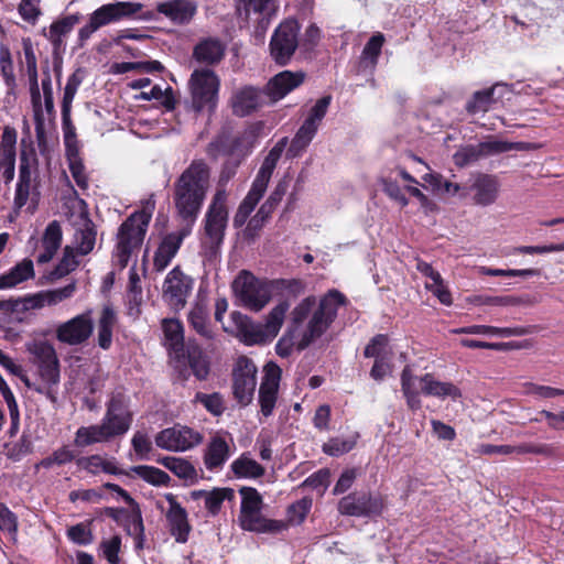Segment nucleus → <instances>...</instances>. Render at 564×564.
<instances>
[{"label": "nucleus", "mask_w": 564, "mask_h": 564, "mask_svg": "<svg viewBox=\"0 0 564 564\" xmlns=\"http://www.w3.org/2000/svg\"><path fill=\"white\" fill-rule=\"evenodd\" d=\"M346 297L337 290L328 291L318 302L315 296L303 299L291 312L290 326L297 333V350H304L321 338L335 321Z\"/></svg>", "instance_id": "1"}, {"label": "nucleus", "mask_w": 564, "mask_h": 564, "mask_svg": "<svg viewBox=\"0 0 564 564\" xmlns=\"http://www.w3.org/2000/svg\"><path fill=\"white\" fill-rule=\"evenodd\" d=\"M155 208L153 195L144 200L140 210L132 213L119 227L112 253L115 265L124 269L133 253L141 248Z\"/></svg>", "instance_id": "2"}, {"label": "nucleus", "mask_w": 564, "mask_h": 564, "mask_svg": "<svg viewBox=\"0 0 564 564\" xmlns=\"http://www.w3.org/2000/svg\"><path fill=\"white\" fill-rule=\"evenodd\" d=\"M227 193L218 188L204 217L200 256L204 264H214L219 256L228 224Z\"/></svg>", "instance_id": "3"}, {"label": "nucleus", "mask_w": 564, "mask_h": 564, "mask_svg": "<svg viewBox=\"0 0 564 564\" xmlns=\"http://www.w3.org/2000/svg\"><path fill=\"white\" fill-rule=\"evenodd\" d=\"M289 308L288 301L278 303L268 313L264 323L256 322L239 312H232L231 318L237 328V336L247 346L271 343L283 326Z\"/></svg>", "instance_id": "4"}, {"label": "nucleus", "mask_w": 564, "mask_h": 564, "mask_svg": "<svg viewBox=\"0 0 564 564\" xmlns=\"http://www.w3.org/2000/svg\"><path fill=\"white\" fill-rule=\"evenodd\" d=\"M208 178H178L174 186V204L180 226L193 230L205 200Z\"/></svg>", "instance_id": "5"}, {"label": "nucleus", "mask_w": 564, "mask_h": 564, "mask_svg": "<svg viewBox=\"0 0 564 564\" xmlns=\"http://www.w3.org/2000/svg\"><path fill=\"white\" fill-rule=\"evenodd\" d=\"M238 522L242 530L258 533H278L284 531L288 525L281 520L267 519L262 514V498L257 489L242 487Z\"/></svg>", "instance_id": "6"}, {"label": "nucleus", "mask_w": 564, "mask_h": 564, "mask_svg": "<svg viewBox=\"0 0 564 564\" xmlns=\"http://www.w3.org/2000/svg\"><path fill=\"white\" fill-rule=\"evenodd\" d=\"M253 134L245 132L241 135H221L208 147V154L215 159L224 158L223 176L236 173V167L252 148Z\"/></svg>", "instance_id": "7"}, {"label": "nucleus", "mask_w": 564, "mask_h": 564, "mask_svg": "<svg viewBox=\"0 0 564 564\" xmlns=\"http://www.w3.org/2000/svg\"><path fill=\"white\" fill-rule=\"evenodd\" d=\"M232 291L242 306L261 311L271 300L270 285L249 271H241L232 282Z\"/></svg>", "instance_id": "8"}, {"label": "nucleus", "mask_w": 564, "mask_h": 564, "mask_svg": "<svg viewBox=\"0 0 564 564\" xmlns=\"http://www.w3.org/2000/svg\"><path fill=\"white\" fill-rule=\"evenodd\" d=\"M189 89L192 105L196 111L204 107H214L219 89V78L208 68L195 69L191 75Z\"/></svg>", "instance_id": "9"}, {"label": "nucleus", "mask_w": 564, "mask_h": 564, "mask_svg": "<svg viewBox=\"0 0 564 564\" xmlns=\"http://www.w3.org/2000/svg\"><path fill=\"white\" fill-rule=\"evenodd\" d=\"M95 323L90 310L78 314L56 326V339L68 346H80L93 335Z\"/></svg>", "instance_id": "10"}, {"label": "nucleus", "mask_w": 564, "mask_h": 564, "mask_svg": "<svg viewBox=\"0 0 564 564\" xmlns=\"http://www.w3.org/2000/svg\"><path fill=\"white\" fill-rule=\"evenodd\" d=\"M257 367L253 361L240 356L232 370V392L237 402L241 405H248L253 398L257 386Z\"/></svg>", "instance_id": "11"}, {"label": "nucleus", "mask_w": 564, "mask_h": 564, "mask_svg": "<svg viewBox=\"0 0 564 564\" xmlns=\"http://www.w3.org/2000/svg\"><path fill=\"white\" fill-rule=\"evenodd\" d=\"M133 421V414L129 405L120 395L112 397L107 403L106 413L101 420V425L109 440L123 436Z\"/></svg>", "instance_id": "12"}, {"label": "nucleus", "mask_w": 564, "mask_h": 564, "mask_svg": "<svg viewBox=\"0 0 564 564\" xmlns=\"http://www.w3.org/2000/svg\"><path fill=\"white\" fill-rule=\"evenodd\" d=\"M297 34L295 20H286L276 28L270 42V53L278 64L285 65L291 59L300 44Z\"/></svg>", "instance_id": "13"}, {"label": "nucleus", "mask_w": 564, "mask_h": 564, "mask_svg": "<svg viewBox=\"0 0 564 564\" xmlns=\"http://www.w3.org/2000/svg\"><path fill=\"white\" fill-rule=\"evenodd\" d=\"M199 432L187 426L175 425L164 429L155 436L158 447L170 452H185L202 442Z\"/></svg>", "instance_id": "14"}, {"label": "nucleus", "mask_w": 564, "mask_h": 564, "mask_svg": "<svg viewBox=\"0 0 564 564\" xmlns=\"http://www.w3.org/2000/svg\"><path fill=\"white\" fill-rule=\"evenodd\" d=\"M382 510L381 497L366 492L349 494L338 502V511L344 516L372 517L380 514Z\"/></svg>", "instance_id": "15"}, {"label": "nucleus", "mask_w": 564, "mask_h": 564, "mask_svg": "<svg viewBox=\"0 0 564 564\" xmlns=\"http://www.w3.org/2000/svg\"><path fill=\"white\" fill-rule=\"evenodd\" d=\"M193 289V280L184 274L180 267L173 268L163 283V297L175 310L185 306Z\"/></svg>", "instance_id": "16"}, {"label": "nucleus", "mask_w": 564, "mask_h": 564, "mask_svg": "<svg viewBox=\"0 0 564 564\" xmlns=\"http://www.w3.org/2000/svg\"><path fill=\"white\" fill-rule=\"evenodd\" d=\"M193 230L189 227L178 226L177 229L166 234L160 241L153 257V268L158 272L164 271L177 254L185 238Z\"/></svg>", "instance_id": "17"}, {"label": "nucleus", "mask_w": 564, "mask_h": 564, "mask_svg": "<svg viewBox=\"0 0 564 564\" xmlns=\"http://www.w3.org/2000/svg\"><path fill=\"white\" fill-rule=\"evenodd\" d=\"M281 372V368L274 362H268L264 367V376L259 388V404L261 413L267 417L273 413L275 406Z\"/></svg>", "instance_id": "18"}, {"label": "nucleus", "mask_w": 564, "mask_h": 564, "mask_svg": "<svg viewBox=\"0 0 564 564\" xmlns=\"http://www.w3.org/2000/svg\"><path fill=\"white\" fill-rule=\"evenodd\" d=\"M165 499L169 502V509L165 517L169 523L170 532L176 542L185 543L188 540L192 527L188 522L186 510L177 502L173 494H166Z\"/></svg>", "instance_id": "19"}, {"label": "nucleus", "mask_w": 564, "mask_h": 564, "mask_svg": "<svg viewBox=\"0 0 564 564\" xmlns=\"http://www.w3.org/2000/svg\"><path fill=\"white\" fill-rule=\"evenodd\" d=\"M231 447L235 448L231 437L220 434L214 435L204 452V464L209 471H219L231 456Z\"/></svg>", "instance_id": "20"}, {"label": "nucleus", "mask_w": 564, "mask_h": 564, "mask_svg": "<svg viewBox=\"0 0 564 564\" xmlns=\"http://www.w3.org/2000/svg\"><path fill=\"white\" fill-rule=\"evenodd\" d=\"M142 9V4L134 2L107 3L96 9L90 17L100 29L107 24L118 22L123 18L131 17Z\"/></svg>", "instance_id": "21"}, {"label": "nucleus", "mask_w": 564, "mask_h": 564, "mask_svg": "<svg viewBox=\"0 0 564 564\" xmlns=\"http://www.w3.org/2000/svg\"><path fill=\"white\" fill-rule=\"evenodd\" d=\"M156 11L176 24L188 23L197 11L194 0H165L156 4Z\"/></svg>", "instance_id": "22"}, {"label": "nucleus", "mask_w": 564, "mask_h": 564, "mask_svg": "<svg viewBox=\"0 0 564 564\" xmlns=\"http://www.w3.org/2000/svg\"><path fill=\"white\" fill-rule=\"evenodd\" d=\"M305 79L303 72L283 70L270 79L267 85L268 96L276 101L299 87Z\"/></svg>", "instance_id": "23"}, {"label": "nucleus", "mask_w": 564, "mask_h": 564, "mask_svg": "<svg viewBox=\"0 0 564 564\" xmlns=\"http://www.w3.org/2000/svg\"><path fill=\"white\" fill-rule=\"evenodd\" d=\"M17 139V130L6 126L0 140V173L2 176H14Z\"/></svg>", "instance_id": "24"}, {"label": "nucleus", "mask_w": 564, "mask_h": 564, "mask_svg": "<svg viewBox=\"0 0 564 564\" xmlns=\"http://www.w3.org/2000/svg\"><path fill=\"white\" fill-rule=\"evenodd\" d=\"M247 6V11L258 15L254 34L263 39L271 20L276 15V0H241Z\"/></svg>", "instance_id": "25"}, {"label": "nucleus", "mask_w": 564, "mask_h": 564, "mask_svg": "<svg viewBox=\"0 0 564 564\" xmlns=\"http://www.w3.org/2000/svg\"><path fill=\"white\" fill-rule=\"evenodd\" d=\"M268 181L269 178H254V182L252 183L250 191L248 192L243 200L240 203L237 213L234 217V226L236 228H240L246 224L250 214L253 212L254 207L257 206L259 200L262 198L264 192L267 191Z\"/></svg>", "instance_id": "26"}, {"label": "nucleus", "mask_w": 564, "mask_h": 564, "mask_svg": "<svg viewBox=\"0 0 564 564\" xmlns=\"http://www.w3.org/2000/svg\"><path fill=\"white\" fill-rule=\"evenodd\" d=\"M76 466L87 474L97 476L101 473L108 475H123L115 458H106L99 454L82 456L76 459Z\"/></svg>", "instance_id": "27"}, {"label": "nucleus", "mask_w": 564, "mask_h": 564, "mask_svg": "<svg viewBox=\"0 0 564 564\" xmlns=\"http://www.w3.org/2000/svg\"><path fill=\"white\" fill-rule=\"evenodd\" d=\"M421 377L413 373L411 366H405L401 372V390L406 400L408 406L415 411L422 405L420 393H422Z\"/></svg>", "instance_id": "28"}, {"label": "nucleus", "mask_w": 564, "mask_h": 564, "mask_svg": "<svg viewBox=\"0 0 564 564\" xmlns=\"http://www.w3.org/2000/svg\"><path fill=\"white\" fill-rule=\"evenodd\" d=\"M62 243V228L57 220L51 221L42 237V251L36 260L39 263H47L56 254Z\"/></svg>", "instance_id": "29"}, {"label": "nucleus", "mask_w": 564, "mask_h": 564, "mask_svg": "<svg viewBox=\"0 0 564 564\" xmlns=\"http://www.w3.org/2000/svg\"><path fill=\"white\" fill-rule=\"evenodd\" d=\"M420 381L422 383V394L426 397L451 398L454 401L460 398V390L455 384L438 381L431 373L422 376Z\"/></svg>", "instance_id": "30"}, {"label": "nucleus", "mask_w": 564, "mask_h": 564, "mask_svg": "<svg viewBox=\"0 0 564 564\" xmlns=\"http://www.w3.org/2000/svg\"><path fill=\"white\" fill-rule=\"evenodd\" d=\"M39 187V178H19V182L15 185V207L22 208L28 202H30V208L34 210L41 195Z\"/></svg>", "instance_id": "31"}, {"label": "nucleus", "mask_w": 564, "mask_h": 564, "mask_svg": "<svg viewBox=\"0 0 564 564\" xmlns=\"http://www.w3.org/2000/svg\"><path fill=\"white\" fill-rule=\"evenodd\" d=\"M225 54L224 44L216 39L200 41L194 48V57L197 62L213 65L219 63Z\"/></svg>", "instance_id": "32"}, {"label": "nucleus", "mask_w": 564, "mask_h": 564, "mask_svg": "<svg viewBox=\"0 0 564 564\" xmlns=\"http://www.w3.org/2000/svg\"><path fill=\"white\" fill-rule=\"evenodd\" d=\"M117 323V315L112 307L104 306L97 324L98 346L108 350L112 344V332Z\"/></svg>", "instance_id": "33"}, {"label": "nucleus", "mask_w": 564, "mask_h": 564, "mask_svg": "<svg viewBox=\"0 0 564 564\" xmlns=\"http://www.w3.org/2000/svg\"><path fill=\"white\" fill-rule=\"evenodd\" d=\"M192 497L197 499H204L205 508L213 516H216L225 499H231L234 497V490L229 488H215L212 491L197 490L192 492Z\"/></svg>", "instance_id": "34"}, {"label": "nucleus", "mask_w": 564, "mask_h": 564, "mask_svg": "<svg viewBox=\"0 0 564 564\" xmlns=\"http://www.w3.org/2000/svg\"><path fill=\"white\" fill-rule=\"evenodd\" d=\"M96 242V229L90 219L82 218V225L75 231V248L82 256L93 251Z\"/></svg>", "instance_id": "35"}, {"label": "nucleus", "mask_w": 564, "mask_h": 564, "mask_svg": "<svg viewBox=\"0 0 564 564\" xmlns=\"http://www.w3.org/2000/svg\"><path fill=\"white\" fill-rule=\"evenodd\" d=\"M162 329L164 333L165 347L174 351L178 357L180 352L184 349V335L181 322L173 318L164 319L162 322Z\"/></svg>", "instance_id": "36"}, {"label": "nucleus", "mask_w": 564, "mask_h": 564, "mask_svg": "<svg viewBox=\"0 0 564 564\" xmlns=\"http://www.w3.org/2000/svg\"><path fill=\"white\" fill-rule=\"evenodd\" d=\"M482 158L494 156L508 151H525L530 149L529 143L524 142H508L492 137L487 138L485 141L478 143Z\"/></svg>", "instance_id": "37"}, {"label": "nucleus", "mask_w": 564, "mask_h": 564, "mask_svg": "<svg viewBox=\"0 0 564 564\" xmlns=\"http://www.w3.org/2000/svg\"><path fill=\"white\" fill-rule=\"evenodd\" d=\"M384 191L392 199H394L397 203H399L402 207L408 205V198H406L408 195L419 198L423 206H426L427 202H429L426 196L416 186H412V185L400 186L392 181H389V182L386 181L384 182Z\"/></svg>", "instance_id": "38"}, {"label": "nucleus", "mask_w": 564, "mask_h": 564, "mask_svg": "<svg viewBox=\"0 0 564 564\" xmlns=\"http://www.w3.org/2000/svg\"><path fill=\"white\" fill-rule=\"evenodd\" d=\"M259 91L253 87L238 90L232 98L234 112L240 117L248 115L259 105Z\"/></svg>", "instance_id": "39"}, {"label": "nucleus", "mask_w": 564, "mask_h": 564, "mask_svg": "<svg viewBox=\"0 0 564 564\" xmlns=\"http://www.w3.org/2000/svg\"><path fill=\"white\" fill-rule=\"evenodd\" d=\"M109 437L106 434L101 423L80 426L77 429L74 437V444L77 447H87L97 443L109 442Z\"/></svg>", "instance_id": "40"}, {"label": "nucleus", "mask_w": 564, "mask_h": 564, "mask_svg": "<svg viewBox=\"0 0 564 564\" xmlns=\"http://www.w3.org/2000/svg\"><path fill=\"white\" fill-rule=\"evenodd\" d=\"M79 22L77 15H68L50 26L47 39L52 43L54 50H59L64 44V37L72 32L74 26Z\"/></svg>", "instance_id": "41"}, {"label": "nucleus", "mask_w": 564, "mask_h": 564, "mask_svg": "<svg viewBox=\"0 0 564 564\" xmlns=\"http://www.w3.org/2000/svg\"><path fill=\"white\" fill-rule=\"evenodd\" d=\"M471 187L475 191V202L486 206L495 202L499 184L496 178H475V183Z\"/></svg>", "instance_id": "42"}, {"label": "nucleus", "mask_w": 564, "mask_h": 564, "mask_svg": "<svg viewBox=\"0 0 564 564\" xmlns=\"http://www.w3.org/2000/svg\"><path fill=\"white\" fill-rule=\"evenodd\" d=\"M231 470L238 478H259L265 471L264 467L247 454H242L232 462Z\"/></svg>", "instance_id": "43"}, {"label": "nucleus", "mask_w": 564, "mask_h": 564, "mask_svg": "<svg viewBox=\"0 0 564 564\" xmlns=\"http://www.w3.org/2000/svg\"><path fill=\"white\" fill-rule=\"evenodd\" d=\"M505 88L503 85H495L491 88L475 93L473 99L466 106L467 111L470 113L488 111L496 101L495 94Z\"/></svg>", "instance_id": "44"}, {"label": "nucleus", "mask_w": 564, "mask_h": 564, "mask_svg": "<svg viewBox=\"0 0 564 564\" xmlns=\"http://www.w3.org/2000/svg\"><path fill=\"white\" fill-rule=\"evenodd\" d=\"M188 322L193 329L204 338H213V329L208 321L207 310L202 305H195L188 313Z\"/></svg>", "instance_id": "45"}, {"label": "nucleus", "mask_w": 564, "mask_h": 564, "mask_svg": "<svg viewBox=\"0 0 564 564\" xmlns=\"http://www.w3.org/2000/svg\"><path fill=\"white\" fill-rule=\"evenodd\" d=\"M130 471L141 478L142 480L153 485V486H166L169 485L171 478L169 474H166L164 470L148 466V465H139V466H132L130 468Z\"/></svg>", "instance_id": "46"}, {"label": "nucleus", "mask_w": 564, "mask_h": 564, "mask_svg": "<svg viewBox=\"0 0 564 564\" xmlns=\"http://www.w3.org/2000/svg\"><path fill=\"white\" fill-rule=\"evenodd\" d=\"M318 127V124L305 119L291 142L290 151L296 155L304 150L315 137Z\"/></svg>", "instance_id": "47"}, {"label": "nucleus", "mask_w": 564, "mask_h": 564, "mask_svg": "<svg viewBox=\"0 0 564 564\" xmlns=\"http://www.w3.org/2000/svg\"><path fill=\"white\" fill-rule=\"evenodd\" d=\"M318 127V124L305 119L291 142L290 151L296 155L304 150L315 137Z\"/></svg>", "instance_id": "48"}, {"label": "nucleus", "mask_w": 564, "mask_h": 564, "mask_svg": "<svg viewBox=\"0 0 564 564\" xmlns=\"http://www.w3.org/2000/svg\"><path fill=\"white\" fill-rule=\"evenodd\" d=\"M194 401L200 403L214 416L221 415L226 409L224 398L218 392L210 394L197 392Z\"/></svg>", "instance_id": "49"}, {"label": "nucleus", "mask_w": 564, "mask_h": 564, "mask_svg": "<svg viewBox=\"0 0 564 564\" xmlns=\"http://www.w3.org/2000/svg\"><path fill=\"white\" fill-rule=\"evenodd\" d=\"M83 77L78 72L72 74L64 88V95L62 100V117H67L70 115L72 102L75 98V95L82 84Z\"/></svg>", "instance_id": "50"}, {"label": "nucleus", "mask_w": 564, "mask_h": 564, "mask_svg": "<svg viewBox=\"0 0 564 564\" xmlns=\"http://www.w3.org/2000/svg\"><path fill=\"white\" fill-rule=\"evenodd\" d=\"M28 350L34 357L36 365L57 358L55 348L46 340H34L28 346Z\"/></svg>", "instance_id": "51"}, {"label": "nucleus", "mask_w": 564, "mask_h": 564, "mask_svg": "<svg viewBox=\"0 0 564 564\" xmlns=\"http://www.w3.org/2000/svg\"><path fill=\"white\" fill-rule=\"evenodd\" d=\"M454 162L458 166L471 165L484 159L479 144H468L462 147L453 156Z\"/></svg>", "instance_id": "52"}, {"label": "nucleus", "mask_w": 564, "mask_h": 564, "mask_svg": "<svg viewBox=\"0 0 564 564\" xmlns=\"http://www.w3.org/2000/svg\"><path fill=\"white\" fill-rule=\"evenodd\" d=\"M312 505V499L307 497H304L292 503L288 508V521L291 524H301L305 520L308 512L311 511Z\"/></svg>", "instance_id": "53"}, {"label": "nucleus", "mask_w": 564, "mask_h": 564, "mask_svg": "<svg viewBox=\"0 0 564 564\" xmlns=\"http://www.w3.org/2000/svg\"><path fill=\"white\" fill-rule=\"evenodd\" d=\"M7 274L13 283V286H17L18 284L32 279L34 276V267L32 260L23 259L21 262L11 268Z\"/></svg>", "instance_id": "54"}, {"label": "nucleus", "mask_w": 564, "mask_h": 564, "mask_svg": "<svg viewBox=\"0 0 564 564\" xmlns=\"http://www.w3.org/2000/svg\"><path fill=\"white\" fill-rule=\"evenodd\" d=\"M188 365L198 380H205L209 373V364L206 356L200 350H192L188 352Z\"/></svg>", "instance_id": "55"}, {"label": "nucleus", "mask_w": 564, "mask_h": 564, "mask_svg": "<svg viewBox=\"0 0 564 564\" xmlns=\"http://www.w3.org/2000/svg\"><path fill=\"white\" fill-rule=\"evenodd\" d=\"M285 145L286 140L282 139L271 149V151L269 152L260 167L258 176H271L276 166L278 161L282 155Z\"/></svg>", "instance_id": "56"}, {"label": "nucleus", "mask_w": 564, "mask_h": 564, "mask_svg": "<svg viewBox=\"0 0 564 564\" xmlns=\"http://www.w3.org/2000/svg\"><path fill=\"white\" fill-rule=\"evenodd\" d=\"M137 98L142 100H159L167 109L174 108L171 88L162 89L160 86L155 85L149 91H142Z\"/></svg>", "instance_id": "57"}, {"label": "nucleus", "mask_w": 564, "mask_h": 564, "mask_svg": "<svg viewBox=\"0 0 564 564\" xmlns=\"http://www.w3.org/2000/svg\"><path fill=\"white\" fill-rule=\"evenodd\" d=\"M67 538L75 544L88 545L94 541V535L88 524L77 523L66 531Z\"/></svg>", "instance_id": "58"}, {"label": "nucleus", "mask_w": 564, "mask_h": 564, "mask_svg": "<svg viewBox=\"0 0 564 564\" xmlns=\"http://www.w3.org/2000/svg\"><path fill=\"white\" fill-rule=\"evenodd\" d=\"M355 445V440L334 437L323 445V452L329 456H340L350 452Z\"/></svg>", "instance_id": "59"}, {"label": "nucleus", "mask_w": 564, "mask_h": 564, "mask_svg": "<svg viewBox=\"0 0 564 564\" xmlns=\"http://www.w3.org/2000/svg\"><path fill=\"white\" fill-rule=\"evenodd\" d=\"M295 337H297V333L292 329L289 325L286 332L283 336L278 340L275 345V352L281 358H288L293 352L294 347L297 348V340L295 341Z\"/></svg>", "instance_id": "60"}, {"label": "nucleus", "mask_w": 564, "mask_h": 564, "mask_svg": "<svg viewBox=\"0 0 564 564\" xmlns=\"http://www.w3.org/2000/svg\"><path fill=\"white\" fill-rule=\"evenodd\" d=\"M24 64L31 89L39 94L36 57L31 45L24 46Z\"/></svg>", "instance_id": "61"}, {"label": "nucleus", "mask_w": 564, "mask_h": 564, "mask_svg": "<svg viewBox=\"0 0 564 564\" xmlns=\"http://www.w3.org/2000/svg\"><path fill=\"white\" fill-rule=\"evenodd\" d=\"M121 547V538L113 535L100 543V550L109 564H120L119 552Z\"/></svg>", "instance_id": "62"}, {"label": "nucleus", "mask_w": 564, "mask_h": 564, "mask_svg": "<svg viewBox=\"0 0 564 564\" xmlns=\"http://www.w3.org/2000/svg\"><path fill=\"white\" fill-rule=\"evenodd\" d=\"M39 372L43 381L47 384L59 382V361L58 358L37 365Z\"/></svg>", "instance_id": "63"}, {"label": "nucleus", "mask_w": 564, "mask_h": 564, "mask_svg": "<svg viewBox=\"0 0 564 564\" xmlns=\"http://www.w3.org/2000/svg\"><path fill=\"white\" fill-rule=\"evenodd\" d=\"M131 445L139 459H148L152 451V443L148 435L141 431H137L131 440Z\"/></svg>", "instance_id": "64"}]
</instances>
